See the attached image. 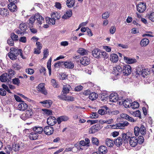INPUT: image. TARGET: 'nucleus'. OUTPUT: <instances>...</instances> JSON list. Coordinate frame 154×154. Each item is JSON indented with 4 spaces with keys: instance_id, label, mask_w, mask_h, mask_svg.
Segmentation results:
<instances>
[{
    "instance_id": "nucleus-1",
    "label": "nucleus",
    "mask_w": 154,
    "mask_h": 154,
    "mask_svg": "<svg viewBox=\"0 0 154 154\" xmlns=\"http://www.w3.org/2000/svg\"><path fill=\"white\" fill-rule=\"evenodd\" d=\"M22 51L21 49H18L14 48H11L10 49V52L8 54V55L10 59L13 60H16L17 58V57L19 55L23 59H25V57L23 56Z\"/></svg>"
},
{
    "instance_id": "nucleus-2",
    "label": "nucleus",
    "mask_w": 154,
    "mask_h": 154,
    "mask_svg": "<svg viewBox=\"0 0 154 154\" xmlns=\"http://www.w3.org/2000/svg\"><path fill=\"white\" fill-rule=\"evenodd\" d=\"M122 141L124 143H127L129 138H130L129 141L130 144L132 147H135V138L134 137H130L129 133H122Z\"/></svg>"
},
{
    "instance_id": "nucleus-3",
    "label": "nucleus",
    "mask_w": 154,
    "mask_h": 154,
    "mask_svg": "<svg viewBox=\"0 0 154 154\" xmlns=\"http://www.w3.org/2000/svg\"><path fill=\"white\" fill-rule=\"evenodd\" d=\"M121 100L119 102L120 104H123L125 108H131L132 109H135V104L134 101L132 102L130 99H123L121 97Z\"/></svg>"
},
{
    "instance_id": "nucleus-4",
    "label": "nucleus",
    "mask_w": 154,
    "mask_h": 154,
    "mask_svg": "<svg viewBox=\"0 0 154 154\" xmlns=\"http://www.w3.org/2000/svg\"><path fill=\"white\" fill-rule=\"evenodd\" d=\"M32 109L28 107L26 109L25 113L23 114L20 116L21 118L23 120H26L27 119L32 117L33 114Z\"/></svg>"
},
{
    "instance_id": "nucleus-5",
    "label": "nucleus",
    "mask_w": 154,
    "mask_h": 154,
    "mask_svg": "<svg viewBox=\"0 0 154 154\" xmlns=\"http://www.w3.org/2000/svg\"><path fill=\"white\" fill-rule=\"evenodd\" d=\"M129 124L128 122L126 121L123 120L120 122L119 123H118L116 125H114L112 126V128L123 129V128L126 126H127Z\"/></svg>"
},
{
    "instance_id": "nucleus-6",
    "label": "nucleus",
    "mask_w": 154,
    "mask_h": 154,
    "mask_svg": "<svg viewBox=\"0 0 154 154\" xmlns=\"http://www.w3.org/2000/svg\"><path fill=\"white\" fill-rule=\"evenodd\" d=\"M45 86V83H41L38 85L36 87V88L37 91L45 95H47L48 94V92Z\"/></svg>"
},
{
    "instance_id": "nucleus-7",
    "label": "nucleus",
    "mask_w": 154,
    "mask_h": 154,
    "mask_svg": "<svg viewBox=\"0 0 154 154\" xmlns=\"http://www.w3.org/2000/svg\"><path fill=\"white\" fill-rule=\"evenodd\" d=\"M146 128L143 125H141L140 128L135 126V136H138L140 133L142 135H144L146 134Z\"/></svg>"
},
{
    "instance_id": "nucleus-8",
    "label": "nucleus",
    "mask_w": 154,
    "mask_h": 154,
    "mask_svg": "<svg viewBox=\"0 0 154 154\" xmlns=\"http://www.w3.org/2000/svg\"><path fill=\"white\" fill-rule=\"evenodd\" d=\"M0 80L2 82H11V77L8 75V73H5L0 76Z\"/></svg>"
},
{
    "instance_id": "nucleus-9",
    "label": "nucleus",
    "mask_w": 154,
    "mask_h": 154,
    "mask_svg": "<svg viewBox=\"0 0 154 154\" xmlns=\"http://www.w3.org/2000/svg\"><path fill=\"white\" fill-rule=\"evenodd\" d=\"M122 71V69L119 65H116L113 68L112 73L115 76L120 75Z\"/></svg>"
},
{
    "instance_id": "nucleus-10",
    "label": "nucleus",
    "mask_w": 154,
    "mask_h": 154,
    "mask_svg": "<svg viewBox=\"0 0 154 154\" xmlns=\"http://www.w3.org/2000/svg\"><path fill=\"white\" fill-rule=\"evenodd\" d=\"M109 99L110 101L112 102H116L117 101L119 102L121 100V98H120L118 97V94L116 93H112L110 94Z\"/></svg>"
},
{
    "instance_id": "nucleus-11",
    "label": "nucleus",
    "mask_w": 154,
    "mask_h": 154,
    "mask_svg": "<svg viewBox=\"0 0 154 154\" xmlns=\"http://www.w3.org/2000/svg\"><path fill=\"white\" fill-rule=\"evenodd\" d=\"M101 128V127L99 124H97L92 126L89 130L90 134H94L97 132Z\"/></svg>"
},
{
    "instance_id": "nucleus-12",
    "label": "nucleus",
    "mask_w": 154,
    "mask_h": 154,
    "mask_svg": "<svg viewBox=\"0 0 154 154\" xmlns=\"http://www.w3.org/2000/svg\"><path fill=\"white\" fill-rule=\"evenodd\" d=\"M122 71L124 75H128L131 73V66L128 65H125L123 67Z\"/></svg>"
},
{
    "instance_id": "nucleus-13",
    "label": "nucleus",
    "mask_w": 154,
    "mask_h": 154,
    "mask_svg": "<svg viewBox=\"0 0 154 154\" xmlns=\"http://www.w3.org/2000/svg\"><path fill=\"white\" fill-rule=\"evenodd\" d=\"M54 131V128L51 126H46L43 129V132L47 135L52 134L53 133Z\"/></svg>"
},
{
    "instance_id": "nucleus-14",
    "label": "nucleus",
    "mask_w": 154,
    "mask_h": 154,
    "mask_svg": "<svg viewBox=\"0 0 154 154\" xmlns=\"http://www.w3.org/2000/svg\"><path fill=\"white\" fill-rule=\"evenodd\" d=\"M137 8L140 13L143 12L146 9V4L143 2L139 3L137 6Z\"/></svg>"
},
{
    "instance_id": "nucleus-15",
    "label": "nucleus",
    "mask_w": 154,
    "mask_h": 154,
    "mask_svg": "<svg viewBox=\"0 0 154 154\" xmlns=\"http://www.w3.org/2000/svg\"><path fill=\"white\" fill-rule=\"evenodd\" d=\"M35 18L36 20V23L38 24L41 25L44 22V18L39 14H36L35 15Z\"/></svg>"
},
{
    "instance_id": "nucleus-16",
    "label": "nucleus",
    "mask_w": 154,
    "mask_h": 154,
    "mask_svg": "<svg viewBox=\"0 0 154 154\" xmlns=\"http://www.w3.org/2000/svg\"><path fill=\"white\" fill-rule=\"evenodd\" d=\"M144 68L141 65H139L136 67L135 77L140 79V74Z\"/></svg>"
},
{
    "instance_id": "nucleus-17",
    "label": "nucleus",
    "mask_w": 154,
    "mask_h": 154,
    "mask_svg": "<svg viewBox=\"0 0 154 154\" xmlns=\"http://www.w3.org/2000/svg\"><path fill=\"white\" fill-rule=\"evenodd\" d=\"M57 120L56 118L54 116H50L47 119V123L50 126H53L57 123Z\"/></svg>"
},
{
    "instance_id": "nucleus-18",
    "label": "nucleus",
    "mask_w": 154,
    "mask_h": 154,
    "mask_svg": "<svg viewBox=\"0 0 154 154\" xmlns=\"http://www.w3.org/2000/svg\"><path fill=\"white\" fill-rule=\"evenodd\" d=\"M90 59L88 57L84 56L80 60V63L82 65L87 66L90 63Z\"/></svg>"
},
{
    "instance_id": "nucleus-19",
    "label": "nucleus",
    "mask_w": 154,
    "mask_h": 154,
    "mask_svg": "<svg viewBox=\"0 0 154 154\" xmlns=\"http://www.w3.org/2000/svg\"><path fill=\"white\" fill-rule=\"evenodd\" d=\"M28 108V105L24 101H23V102L19 104L18 106V109L22 111H24Z\"/></svg>"
},
{
    "instance_id": "nucleus-20",
    "label": "nucleus",
    "mask_w": 154,
    "mask_h": 154,
    "mask_svg": "<svg viewBox=\"0 0 154 154\" xmlns=\"http://www.w3.org/2000/svg\"><path fill=\"white\" fill-rule=\"evenodd\" d=\"M40 103L42 104L44 106L49 108L51 107L52 103V102L51 100H47L43 101L40 102Z\"/></svg>"
},
{
    "instance_id": "nucleus-21",
    "label": "nucleus",
    "mask_w": 154,
    "mask_h": 154,
    "mask_svg": "<svg viewBox=\"0 0 154 154\" xmlns=\"http://www.w3.org/2000/svg\"><path fill=\"white\" fill-rule=\"evenodd\" d=\"M69 119V118L68 116H63L58 117L57 119V121L58 124H60L62 122L67 121Z\"/></svg>"
},
{
    "instance_id": "nucleus-22",
    "label": "nucleus",
    "mask_w": 154,
    "mask_h": 154,
    "mask_svg": "<svg viewBox=\"0 0 154 154\" xmlns=\"http://www.w3.org/2000/svg\"><path fill=\"white\" fill-rule=\"evenodd\" d=\"M110 60L113 63H116L119 60V57L116 54H112L110 55Z\"/></svg>"
},
{
    "instance_id": "nucleus-23",
    "label": "nucleus",
    "mask_w": 154,
    "mask_h": 154,
    "mask_svg": "<svg viewBox=\"0 0 154 154\" xmlns=\"http://www.w3.org/2000/svg\"><path fill=\"white\" fill-rule=\"evenodd\" d=\"M70 86L69 85H63L62 93L63 94H66L68 93L70 90Z\"/></svg>"
},
{
    "instance_id": "nucleus-24",
    "label": "nucleus",
    "mask_w": 154,
    "mask_h": 154,
    "mask_svg": "<svg viewBox=\"0 0 154 154\" xmlns=\"http://www.w3.org/2000/svg\"><path fill=\"white\" fill-rule=\"evenodd\" d=\"M8 8L9 10L12 12H14L17 10L16 5L14 3H11L8 4Z\"/></svg>"
},
{
    "instance_id": "nucleus-25",
    "label": "nucleus",
    "mask_w": 154,
    "mask_h": 154,
    "mask_svg": "<svg viewBox=\"0 0 154 154\" xmlns=\"http://www.w3.org/2000/svg\"><path fill=\"white\" fill-rule=\"evenodd\" d=\"M21 144H22V143L21 142L20 144H13L12 146V149L14 151L16 152L17 151L19 150L20 148H21V147L23 148L25 146L23 144V145H21Z\"/></svg>"
},
{
    "instance_id": "nucleus-26",
    "label": "nucleus",
    "mask_w": 154,
    "mask_h": 154,
    "mask_svg": "<svg viewBox=\"0 0 154 154\" xmlns=\"http://www.w3.org/2000/svg\"><path fill=\"white\" fill-rule=\"evenodd\" d=\"M19 28L24 34L26 33V30L27 29V26L25 23H20L19 26Z\"/></svg>"
},
{
    "instance_id": "nucleus-27",
    "label": "nucleus",
    "mask_w": 154,
    "mask_h": 154,
    "mask_svg": "<svg viewBox=\"0 0 154 154\" xmlns=\"http://www.w3.org/2000/svg\"><path fill=\"white\" fill-rule=\"evenodd\" d=\"M72 15L71 10H69L66 11L64 14L62 16V18L63 19H66L70 17Z\"/></svg>"
},
{
    "instance_id": "nucleus-28",
    "label": "nucleus",
    "mask_w": 154,
    "mask_h": 154,
    "mask_svg": "<svg viewBox=\"0 0 154 154\" xmlns=\"http://www.w3.org/2000/svg\"><path fill=\"white\" fill-rule=\"evenodd\" d=\"M149 74V70L148 69L144 68L140 74V78L141 76L143 78L146 77L148 74Z\"/></svg>"
},
{
    "instance_id": "nucleus-29",
    "label": "nucleus",
    "mask_w": 154,
    "mask_h": 154,
    "mask_svg": "<svg viewBox=\"0 0 154 154\" xmlns=\"http://www.w3.org/2000/svg\"><path fill=\"white\" fill-rule=\"evenodd\" d=\"M108 109V108L106 106L102 107V109H100L98 111V113L101 115H103L106 113V111Z\"/></svg>"
},
{
    "instance_id": "nucleus-30",
    "label": "nucleus",
    "mask_w": 154,
    "mask_h": 154,
    "mask_svg": "<svg viewBox=\"0 0 154 154\" xmlns=\"http://www.w3.org/2000/svg\"><path fill=\"white\" fill-rule=\"evenodd\" d=\"M33 130L37 134H41L43 131V129L41 127L35 126L33 128Z\"/></svg>"
},
{
    "instance_id": "nucleus-31",
    "label": "nucleus",
    "mask_w": 154,
    "mask_h": 154,
    "mask_svg": "<svg viewBox=\"0 0 154 154\" xmlns=\"http://www.w3.org/2000/svg\"><path fill=\"white\" fill-rule=\"evenodd\" d=\"M100 50L97 49L94 50L92 51L93 56L95 57L98 58L100 57Z\"/></svg>"
},
{
    "instance_id": "nucleus-32",
    "label": "nucleus",
    "mask_w": 154,
    "mask_h": 154,
    "mask_svg": "<svg viewBox=\"0 0 154 154\" xmlns=\"http://www.w3.org/2000/svg\"><path fill=\"white\" fill-rule=\"evenodd\" d=\"M0 14L3 17H6L9 14V11L7 9L2 8L0 9Z\"/></svg>"
},
{
    "instance_id": "nucleus-33",
    "label": "nucleus",
    "mask_w": 154,
    "mask_h": 154,
    "mask_svg": "<svg viewBox=\"0 0 154 154\" xmlns=\"http://www.w3.org/2000/svg\"><path fill=\"white\" fill-rule=\"evenodd\" d=\"M75 3V0H67L66 5L69 8H71L74 6Z\"/></svg>"
},
{
    "instance_id": "nucleus-34",
    "label": "nucleus",
    "mask_w": 154,
    "mask_h": 154,
    "mask_svg": "<svg viewBox=\"0 0 154 154\" xmlns=\"http://www.w3.org/2000/svg\"><path fill=\"white\" fill-rule=\"evenodd\" d=\"M123 142L122 138L120 137L116 139L114 141L115 144L117 146H119L122 145Z\"/></svg>"
},
{
    "instance_id": "nucleus-35",
    "label": "nucleus",
    "mask_w": 154,
    "mask_h": 154,
    "mask_svg": "<svg viewBox=\"0 0 154 154\" xmlns=\"http://www.w3.org/2000/svg\"><path fill=\"white\" fill-rule=\"evenodd\" d=\"M149 43L148 39L144 38L142 39L140 42V45L142 47L146 46Z\"/></svg>"
},
{
    "instance_id": "nucleus-36",
    "label": "nucleus",
    "mask_w": 154,
    "mask_h": 154,
    "mask_svg": "<svg viewBox=\"0 0 154 154\" xmlns=\"http://www.w3.org/2000/svg\"><path fill=\"white\" fill-rule=\"evenodd\" d=\"M29 138L31 140H35L37 139L38 135L35 132L31 133L29 136Z\"/></svg>"
},
{
    "instance_id": "nucleus-37",
    "label": "nucleus",
    "mask_w": 154,
    "mask_h": 154,
    "mask_svg": "<svg viewBox=\"0 0 154 154\" xmlns=\"http://www.w3.org/2000/svg\"><path fill=\"white\" fill-rule=\"evenodd\" d=\"M99 152L103 154H105L107 152V150L105 146H100L98 149Z\"/></svg>"
},
{
    "instance_id": "nucleus-38",
    "label": "nucleus",
    "mask_w": 154,
    "mask_h": 154,
    "mask_svg": "<svg viewBox=\"0 0 154 154\" xmlns=\"http://www.w3.org/2000/svg\"><path fill=\"white\" fill-rule=\"evenodd\" d=\"M65 67L68 69H72L74 68V65L71 62H65L64 63Z\"/></svg>"
},
{
    "instance_id": "nucleus-39",
    "label": "nucleus",
    "mask_w": 154,
    "mask_h": 154,
    "mask_svg": "<svg viewBox=\"0 0 154 154\" xmlns=\"http://www.w3.org/2000/svg\"><path fill=\"white\" fill-rule=\"evenodd\" d=\"M136 141L135 142V146L137 144H142L144 141V138L143 136H140L136 139Z\"/></svg>"
},
{
    "instance_id": "nucleus-40",
    "label": "nucleus",
    "mask_w": 154,
    "mask_h": 154,
    "mask_svg": "<svg viewBox=\"0 0 154 154\" xmlns=\"http://www.w3.org/2000/svg\"><path fill=\"white\" fill-rule=\"evenodd\" d=\"M106 146L108 147H112L114 145V141L109 138H107L106 140Z\"/></svg>"
},
{
    "instance_id": "nucleus-41",
    "label": "nucleus",
    "mask_w": 154,
    "mask_h": 154,
    "mask_svg": "<svg viewBox=\"0 0 154 154\" xmlns=\"http://www.w3.org/2000/svg\"><path fill=\"white\" fill-rule=\"evenodd\" d=\"M124 60L125 62L128 64H131L134 63L135 62V60L134 59L126 57H124Z\"/></svg>"
},
{
    "instance_id": "nucleus-42",
    "label": "nucleus",
    "mask_w": 154,
    "mask_h": 154,
    "mask_svg": "<svg viewBox=\"0 0 154 154\" xmlns=\"http://www.w3.org/2000/svg\"><path fill=\"white\" fill-rule=\"evenodd\" d=\"M88 52V51L87 50L81 48H79L78 50V52L82 55L87 54Z\"/></svg>"
},
{
    "instance_id": "nucleus-43",
    "label": "nucleus",
    "mask_w": 154,
    "mask_h": 154,
    "mask_svg": "<svg viewBox=\"0 0 154 154\" xmlns=\"http://www.w3.org/2000/svg\"><path fill=\"white\" fill-rule=\"evenodd\" d=\"M98 95L94 92L90 93L89 96V98L90 100H95L97 97Z\"/></svg>"
},
{
    "instance_id": "nucleus-44",
    "label": "nucleus",
    "mask_w": 154,
    "mask_h": 154,
    "mask_svg": "<svg viewBox=\"0 0 154 154\" xmlns=\"http://www.w3.org/2000/svg\"><path fill=\"white\" fill-rule=\"evenodd\" d=\"M46 19V23L54 25L55 24V20L54 18L47 17Z\"/></svg>"
},
{
    "instance_id": "nucleus-45",
    "label": "nucleus",
    "mask_w": 154,
    "mask_h": 154,
    "mask_svg": "<svg viewBox=\"0 0 154 154\" xmlns=\"http://www.w3.org/2000/svg\"><path fill=\"white\" fill-rule=\"evenodd\" d=\"M51 17L55 20H59L60 17V14L57 12H54L51 15Z\"/></svg>"
},
{
    "instance_id": "nucleus-46",
    "label": "nucleus",
    "mask_w": 154,
    "mask_h": 154,
    "mask_svg": "<svg viewBox=\"0 0 154 154\" xmlns=\"http://www.w3.org/2000/svg\"><path fill=\"white\" fill-rule=\"evenodd\" d=\"M12 83L17 86H19L20 83V80L18 78H15L12 79Z\"/></svg>"
},
{
    "instance_id": "nucleus-47",
    "label": "nucleus",
    "mask_w": 154,
    "mask_h": 154,
    "mask_svg": "<svg viewBox=\"0 0 154 154\" xmlns=\"http://www.w3.org/2000/svg\"><path fill=\"white\" fill-rule=\"evenodd\" d=\"M35 16L34 17H31L29 20V23L28 24L29 26L31 25H33V24L35 22Z\"/></svg>"
},
{
    "instance_id": "nucleus-48",
    "label": "nucleus",
    "mask_w": 154,
    "mask_h": 154,
    "mask_svg": "<svg viewBox=\"0 0 154 154\" xmlns=\"http://www.w3.org/2000/svg\"><path fill=\"white\" fill-rule=\"evenodd\" d=\"M92 141L93 144L97 146L99 145V142L98 139L95 137H93L92 139Z\"/></svg>"
},
{
    "instance_id": "nucleus-49",
    "label": "nucleus",
    "mask_w": 154,
    "mask_h": 154,
    "mask_svg": "<svg viewBox=\"0 0 154 154\" xmlns=\"http://www.w3.org/2000/svg\"><path fill=\"white\" fill-rule=\"evenodd\" d=\"M12 149L10 145H8L5 149V151L7 154H10Z\"/></svg>"
},
{
    "instance_id": "nucleus-50",
    "label": "nucleus",
    "mask_w": 154,
    "mask_h": 154,
    "mask_svg": "<svg viewBox=\"0 0 154 154\" xmlns=\"http://www.w3.org/2000/svg\"><path fill=\"white\" fill-rule=\"evenodd\" d=\"M11 38L14 41H18V36L15 34L14 33H12L11 34Z\"/></svg>"
},
{
    "instance_id": "nucleus-51",
    "label": "nucleus",
    "mask_w": 154,
    "mask_h": 154,
    "mask_svg": "<svg viewBox=\"0 0 154 154\" xmlns=\"http://www.w3.org/2000/svg\"><path fill=\"white\" fill-rule=\"evenodd\" d=\"M31 32L33 33H35L37 32V30L36 29L33 28V25H31L28 26Z\"/></svg>"
},
{
    "instance_id": "nucleus-52",
    "label": "nucleus",
    "mask_w": 154,
    "mask_h": 154,
    "mask_svg": "<svg viewBox=\"0 0 154 154\" xmlns=\"http://www.w3.org/2000/svg\"><path fill=\"white\" fill-rule=\"evenodd\" d=\"M149 19L152 22H154V12L150 13L148 15Z\"/></svg>"
},
{
    "instance_id": "nucleus-53",
    "label": "nucleus",
    "mask_w": 154,
    "mask_h": 154,
    "mask_svg": "<svg viewBox=\"0 0 154 154\" xmlns=\"http://www.w3.org/2000/svg\"><path fill=\"white\" fill-rule=\"evenodd\" d=\"M101 56L104 59L108 58L109 57V55L105 51L101 52Z\"/></svg>"
},
{
    "instance_id": "nucleus-54",
    "label": "nucleus",
    "mask_w": 154,
    "mask_h": 154,
    "mask_svg": "<svg viewBox=\"0 0 154 154\" xmlns=\"http://www.w3.org/2000/svg\"><path fill=\"white\" fill-rule=\"evenodd\" d=\"M8 75L11 77V78L15 74V72L11 69H9L8 70Z\"/></svg>"
},
{
    "instance_id": "nucleus-55",
    "label": "nucleus",
    "mask_w": 154,
    "mask_h": 154,
    "mask_svg": "<svg viewBox=\"0 0 154 154\" xmlns=\"http://www.w3.org/2000/svg\"><path fill=\"white\" fill-rule=\"evenodd\" d=\"M65 101H73L74 100V97L72 96H66Z\"/></svg>"
},
{
    "instance_id": "nucleus-56",
    "label": "nucleus",
    "mask_w": 154,
    "mask_h": 154,
    "mask_svg": "<svg viewBox=\"0 0 154 154\" xmlns=\"http://www.w3.org/2000/svg\"><path fill=\"white\" fill-rule=\"evenodd\" d=\"M51 83L52 85L54 88H57L58 84L57 82L55 80L52 79L51 80Z\"/></svg>"
},
{
    "instance_id": "nucleus-57",
    "label": "nucleus",
    "mask_w": 154,
    "mask_h": 154,
    "mask_svg": "<svg viewBox=\"0 0 154 154\" xmlns=\"http://www.w3.org/2000/svg\"><path fill=\"white\" fill-rule=\"evenodd\" d=\"M98 116V114L97 112H92L91 114L90 117L92 119H96Z\"/></svg>"
},
{
    "instance_id": "nucleus-58",
    "label": "nucleus",
    "mask_w": 154,
    "mask_h": 154,
    "mask_svg": "<svg viewBox=\"0 0 154 154\" xmlns=\"http://www.w3.org/2000/svg\"><path fill=\"white\" fill-rule=\"evenodd\" d=\"M14 40L11 38L8 39L7 41V43L8 45L11 46H13L14 45Z\"/></svg>"
},
{
    "instance_id": "nucleus-59",
    "label": "nucleus",
    "mask_w": 154,
    "mask_h": 154,
    "mask_svg": "<svg viewBox=\"0 0 154 154\" xmlns=\"http://www.w3.org/2000/svg\"><path fill=\"white\" fill-rule=\"evenodd\" d=\"M13 68L15 70H19L20 69V66L17 63H15L12 66Z\"/></svg>"
},
{
    "instance_id": "nucleus-60",
    "label": "nucleus",
    "mask_w": 154,
    "mask_h": 154,
    "mask_svg": "<svg viewBox=\"0 0 154 154\" xmlns=\"http://www.w3.org/2000/svg\"><path fill=\"white\" fill-rule=\"evenodd\" d=\"M42 110L45 112L46 114L48 115H49L52 114V111L51 110L46 109H43Z\"/></svg>"
},
{
    "instance_id": "nucleus-61",
    "label": "nucleus",
    "mask_w": 154,
    "mask_h": 154,
    "mask_svg": "<svg viewBox=\"0 0 154 154\" xmlns=\"http://www.w3.org/2000/svg\"><path fill=\"white\" fill-rule=\"evenodd\" d=\"M26 72L29 74L31 75L33 73L34 71L32 69H26Z\"/></svg>"
},
{
    "instance_id": "nucleus-62",
    "label": "nucleus",
    "mask_w": 154,
    "mask_h": 154,
    "mask_svg": "<svg viewBox=\"0 0 154 154\" xmlns=\"http://www.w3.org/2000/svg\"><path fill=\"white\" fill-rule=\"evenodd\" d=\"M26 38L25 36L21 37L19 39V42L23 43H26Z\"/></svg>"
},
{
    "instance_id": "nucleus-63",
    "label": "nucleus",
    "mask_w": 154,
    "mask_h": 154,
    "mask_svg": "<svg viewBox=\"0 0 154 154\" xmlns=\"http://www.w3.org/2000/svg\"><path fill=\"white\" fill-rule=\"evenodd\" d=\"M52 58L50 57L48 60V61L47 63V67L48 69H51V62Z\"/></svg>"
},
{
    "instance_id": "nucleus-64",
    "label": "nucleus",
    "mask_w": 154,
    "mask_h": 154,
    "mask_svg": "<svg viewBox=\"0 0 154 154\" xmlns=\"http://www.w3.org/2000/svg\"><path fill=\"white\" fill-rule=\"evenodd\" d=\"M135 117H139L140 119H141V112L139 110L135 111Z\"/></svg>"
}]
</instances>
